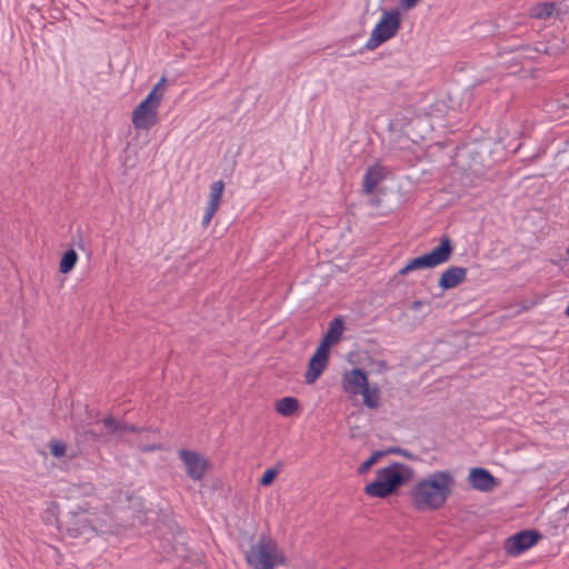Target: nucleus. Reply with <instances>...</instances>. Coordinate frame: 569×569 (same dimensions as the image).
Returning a JSON list of instances; mask_svg holds the SVG:
<instances>
[{
	"label": "nucleus",
	"mask_w": 569,
	"mask_h": 569,
	"mask_svg": "<svg viewBox=\"0 0 569 569\" xmlns=\"http://www.w3.org/2000/svg\"><path fill=\"white\" fill-rule=\"evenodd\" d=\"M466 277H467L466 268L452 266L442 272V274L438 281V286L442 290L452 289V288H456L457 286H459L461 282H463Z\"/></svg>",
	"instance_id": "nucleus-15"
},
{
	"label": "nucleus",
	"mask_w": 569,
	"mask_h": 569,
	"mask_svg": "<svg viewBox=\"0 0 569 569\" xmlns=\"http://www.w3.org/2000/svg\"><path fill=\"white\" fill-rule=\"evenodd\" d=\"M401 13L399 9H393L391 11L383 10L382 17L380 21L373 28L369 40L367 41L366 47L368 49H375L380 46L382 42L391 39L397 34L400 23H401Z\"/></svg>",
	"instance_id": "nucleus-7"
},
{
	"label": "nucleus",
	"mask_w": 569,
	"mask_h": 569,
	"mask_svg": "<svg viewBox=\"0 0 569 569\" xmlns=\"http://www.w3.org/2000/svg\"><path fill=\"white\" fill-rule=\"evenodd\" d=\"M421 306H422V301L421 300H416V301L412 302L411 309L412 310H419Z\"/></svg>",
	"instance_id": "nucleus-27"
},
{
	"label": "nucleus",
	"mask_w": 569,
	"mask_h": 569,
	"mask_svg": "<svg viewBox=\"0 0 569 569\" xmlns=\"http://www.w3.org/2000/svg\"><path fill=\"white\" fill-rule=\"evenodd\" d=\"M299 409V401L293 397H284L276 402V410L283 417H292Z\"/></svg>",
	"instance_id": "nucleus-19"
},
{
	"label": "nucleus",
	"mask_w": 569,
	"mask_h": 569,
	"mask_svg": "<svg viewBox=\"0 0 569 569\" xmlns=\"http://www.w3.org/2000/svg\"><path fill=\"white\" fill-rule=\"evenodd\" d=\"M343 390L350 395H360L368 387L366 373L360 369H352L343 375Z\"/></svg>",
	"instance_id": "nucleus-13"
},
{
	"label": "nucleus",
	"mask_w": 569,
	"mask_h": 569,
	"mask_svg": "<svg viewBox=\"0 0 569 569\" xmlns=\"http://www.w3.org/2000/svg\"><path fill=\"white\" fill-rule=\"evenodd\" d=\"M277 470L276 469H268L263 476L260 478V485L261 486H269L273 482L276 476H277Z\"/></svg>",
	"instance_id": "nucleus-24"
},
{
	"label": "nucleus",
	"mask_w": 569,
	"mask_h": 569,
	"mask_svg": "<svg viewBox=\"0 0 569 569\" xmlns=\"http://www.w3.org/2000/svg\"><path fill=\"white\" fill-rule=\"evenodd\" d=\"M455 478L449 471H436L421 479L411 490V499L419 510L441 508L452 492Z\"/></svg>",
	"instance_id": "nucleus-2"
},
{
	"label": "nucleus",
	"mask_w": 569,
	"mask_h": 569,
	"mask_svg": "<svg viewBox=\"0 0 569 569\" xmlns=\"http://www.w3.org/2000/svg\"><path fill=\"white\" fill-rule=\"evenodd\" d=\"M223 189H224V182L222 180L214 181L210 186L209 202L207 204L206 212L202 217V226L203 227L209 226L211 219L218 211Z\"/></svg>",
	"instance_id": "nucleus-12"
},
{
	"label": "nucleus",
	"mask_w": 569,
	"mask_h": 569,
	"mask_svg": "<svg viewBox=\"0 0 569 569\" xmlns=\"http://www.w3.org/2000/svg\"><path fill=\"white\" fill-rule=\"evenodd\" d=\"M178 455L188 477L193 481L202 480L209 468V460L201 453L189 449H180Z\"/></svg>",
	"instance_id": "nucleus-9"
},
{
	"label": "nucleus",
	"mask_w": 569,
	"mask_h": 569,
	"mask_svg": "<svg viewBox=\"0 0 569 569\" xmlns=\"http://www.w3.org/2000/svg\"><path fill=\"white\" fill-rule=\"evenodd\" d=\"M383 456V452L382 451H375L366 461H363L359 468H358V473L359 475H365L367 473L371 467L373 466V463L377 462V460Z\"/></svg>",
	"instance_id": "nucleus-23"
},
{
	"label": "nucleus",
	"mask_w": 569,
	"mask_h": 569,
	"mask_svg": "<svg viewBox=\"0 0 569 569\" xmlns=\"http://www.w3.org/2000/svg\"><path fill=\"white\" fill-rule=\"evenodd\" d=\"M541 536L531 530L518 532L506 540L505 549L508 555L517 556L532 547Z\"/></svg>",
	"instance_id": "nucleus-11"
},
{
	"label": "nucleus",
	"mask_w": 569,
	"mask_h": 569,
	"mask_svg": "<svg viewBox=\"0 0 569 569\" xmlns=\"http://www.w3.org/2000/svg\"><path fill=\"white\" fill-rule=\"evenodd\" d=\"M78 261V254L76 250L69 249L64 252L62 256L60 263H59V271L61 273H69L76 266Z\"/></svg>",
	"instance_id": "nucleus-20"
},
{
	"label": "nucleus",
	"mask_w": 569,
	"mask_h": 569,
	"mask_svg": "<svg viewBox=\"0 0 569 569\" xmlns=\"http://www.w3.org/2000/svg\"><path fill=\"white\" fill-rule=\"evenodd\" d=\"M246 560L253 569H274L277 565L284 563V557L278 553L276 541L264 535L251 546Z\"/></svg>",
	"instance_id": "nucleus-6"
},
{
	"label": "nucleus",
	"mask_w": 569,
	"mask_h": 569,
	"mask_svg": "<svg viewBox=\"0 0 569 569\" xmlns=\"http://www.w3.org/2000/svg\"><path fill=\"white\" fill-rule=\"evenodd\" d=\"M566 11L559 9L556 10V6L553 2H543V3H537L533 7H531L529 11V17L538 20H547L549 19L553 13L557 16H560L565 13Z\"/></svg>",
	"instance_id": "nucleus-17"
},
{
	"label": "nucleus",
	"mask_w": 569,
	"mask_h": 569,
	"mask_svg": "<svg viewBox=\"0 0 569 569\" xmlns=\"http://www.w3.org/2000/svg\"><path fill=\"white\" fill-rule=\"evenodd\" d=\"M345 331V322L342 318H335L329 322V327L322 337L316 352L311 357L305 380L308 385H312L321 376L327 368L331 346L338 343Z\"/></svg>",
	"instance_id": "nucleus-3"
},
{
	"label": "nucleus",
	"mask_w": 569,
	"mask_h": 569,
	"mask_svg": "<svg viewBox=\"0 0 569 569\" xmlns=\"http://www.w3.org/2000/svg\"><path fill=\"white\" fill-rule=\"evenodd\" d=\"M137 448L142 451V452H150V451H154V450H160L161 449V446L160 445H137Z\"/></svg>",
	"instance_id": "nucleus-26"
},
{
	"label": "nucleus",
	"mask_w": 569,
	"mask_h": 569,
	"mask_svg": "<svg viewBox=\"0 0 569 569\" xmlns=\"http://www.w3.org/2000/svg\"><path fill=\"white\" fill-rule=\"evenodd\" d=\"M365 492L370 497L386 498L393 491L377 473L376 480L365 487Z\"/></svg>",
	"instance_id": "nucleus-18"
},
{
	"label": "nucleus",
	"mask_w": 569,
	"mask_h": 569,
	"mask_svg": "<svg viewBox=\"0 0 569 569\" xmlns=\"http://www.w3.org/2000/svg\"><path fill=\"white\" fill-rule=\"evenodd\" d=\"M392 451L401 452L403 456L408 457L409 455L402 451L401 449H393Z\"/></svg>",
	"instance_id": "nucleus-29"
},
{
	"label": "nucleus",
	"mask_w": 569,
	"mask_h": 569,
	"mask_svg": "<svg viewBox=\"0 0 569 569\" xmlns=\"http://www.w3.org/2000/svg\"><path fill=\"white\" fill-rule=\"evenodd\" d=\"M58 529L72 539L90 540L97 535L111 532L112 515L104 510H92L89 497L79 489L70 490L57 518Z\"/></svg>",
	"instance_id": "nucleus-1"
},
{
	"label": "nucleus",
	"mask_w": 569,
	"mask_h": 569,
	"mask_svg": "<svg viewBox=\"0 0 569 569\" xmlns=\"http://www.w3.org/2000/svg\"><path fill=\"white\" fill-rule=\"evenodd\" d=\"M51 506H52V508H53L54 510H58V509H59V507H58V505H57L56 502H52V503H51Z\"/></svg>",
	"instance_id": "nucleus-31"
},
{
	"label": "nucleus",
	"mask_w": 569,
	"mask_h": 569,
	"mask_svg": "<svg viewBox=\"0 0 569 569\" xmlns=\"http://www.w3.org/2000/svg\"><path fill=\"white\" fill-rule=\"evenodd\" d=\"M49 449L50 453L57 459H60L67 455V445L62 440L52 439L49 442Z\"/></svg>",
	"instance_id": "nucleus-22"
},
{
	"label": "nucleus",
	"mask_w": 569,
	"mask_h": 569,
	"mask_svg": "<svg viewBox=\"0 0 569 569\" xmlns=\"http://www.w3.org/2000/svg\"><path fill=\"white\" fill-rule=\"evenodd\" d=\"M363 396V403L370 408L376 409L379 406V393L377 389H370L369 386L360 392Z\"/></svg>",
	"instance_id": "nucleus-21"
},
{
	"label": "nucleus",
	"mask_w": 569,
	"mask_h": 569,
	"mask_svg": "<svg viewBox=\"0 0 569 569\" xmlns=\"http://www.w3.org/2000/svg\"><path fill=\"white\" fill-rule=\"evenodd\" d=\"M420 0H399V7L405 11L413 9Z\"/></svg>",
	"instance_id": "nucleus-25"
},
{
	"label": "nucleus",
	"mask_w": 569,
	"mask_h": 569,
	"mask_svg": "<svg viewBox=\"0 0 569 569\" xmlns=\"http://www.w3.org/2000/svg\"><path fill=\"white\" fill-rule=\"evenodd\" d=\"M525 50H526V51H528V56H531V51H535V52H542V50H541V49H537V48H535V49L526 48ZM543 52H547V49H546V48L543 49Z\"/></svg>",
	"instance_id": "nucleus-28"
},
{
	"label": "nucleus",
	"mask_w": 569,
	"mask_h": 569,
	"mask_svg": "<svg viewBox=\"0 0 569 569\" xmlns=\"http://www.w3.org/2000/svg\"><path fill=\"white\" fill-rule=\"evenodd\" d=\"M166 81L162 77L147 98L133 109L132 124L136 129L149 130L158 122V109L163 98Z\"/></svg>",
	"instance_id": "nucleus-4"
},
{
	"label": "nucleus",
	"mask_w": 569,
	"mask_h": 569,
	"mask_svg": "<svg viewBox=\"0 0 569 569\" xmlns=\"http://www.w3.org/2000/svg\"><path fill=\"white\" fill-rule=\"evenodd\" d=\"M77 246H78L80 249H83V242H82V239H81V238L79 239V242L77 243Z\"/></svg>",
	"instance_id": "nucleus-30"
},
{
	"label": "nucleus",
	"mask_w": 569,
	"mask_h": 569,
	"mask_svg": "<svg viewBox=\"0 0 569 569\" xmlns=\"http://www.w3.org/2000/svg\"><path fill=\"white\" fill-rule=\"evenodd\" d=\"M566 8H569V3H568V4H566Z\"/></svg>",
	"instance_id": "nucleus-32"
},
{
	"label": "nucleus",
	"mask_w": 569,
	"mask_h": 569,
	"mask_svg": "<svg viewBox=\"0 0 569 569\" xmlns=\"http://www.w3.org/2000/svg\"><path fill=\"white\" fill-rule=\"evenodd\" d=\"M101 423L106 429L104 432H97L94 430L86 431V435L89 436L91 440L97 442H107L110 439V436H116L117 440H121L124 433L147 431V429H138L133 425L118 421L112 415H108L102 418Z\"/></svg>",
	"instance_id": "nucleus-8"
},
{
	"label": "nucleus",
	"mask_w": 569,
	"mask_h": 569,
	"mask_svg": "<svg viewBox=\"0 0 569 569\" xmlns=\"http://www.w3.org/2000/svg\"><path fill=\"white\" fill-rule=\"evenodd\" d=\"M385 177V168L380 164L372 166L367 169L363 178V191L367 194H371L375 188L382 181Z\"/></svg>",
	"instance_id": "nucleus-16"
},
{
	"label": "nucleus",
	"mask_w": 569,
	"mask_h": 569,
	"mask_svg": "<svg viewBox=\"0 0 569 569\" xmlns=\"http://www.w3.org/2000/svg\"><path fill=\"white\" fill-rule=\"evenodd\" d=\"M568 256H569V247H568Z\"/></svg>",
	"instance_id": "nucleus-33"
},
{
	"label": "nucleus",
	"mask_w": 569,
	"mask_h": 569,
	"mask_svg": "<svg viewBox=\"0 0 569 569\" xmlns=\"http://www.w3.org/2000/svg\"><path fill=\"white\" fill-rule=\"evenodd\" d=\"M469 482L472 488L483 492H489L497 486V479L483 468L471 469Z\"/></svg>",
	"instance_id": "nucleus-14"
},
{
	"label": "nucleus",
	"mask_w": 569,
	"mask_h": 569,
	"mask_svg": "<svg viewBox=\"0 0 569 569\" xmlns=\"http://www.w3.org/2000/svg\"><path fill=\"white\" fill-rule=\"evenodd\" d=\"M455 246L449 236H442L439 246L432 249L429 253L419 256L408 261V263L400 269L399 274L406 276L411 271L420 269H432L440 264L448 262L453 253Z\"/></svg>",
	"instance_id": "nucleus-5"
},
{
	"label": "nucleus",
	"mask_w": 569,
	"mask_h": 569,
	"mask_svg": "<svg viewBox=\"0 0 569 569\" xmlns=\"http://www.w3.org/2000/svg\"><path fill=\"white\" fill-rule=\"evenodd\" d=\"M377 473L392 491H396L413 477V470L400 462H393L388 467L379 469Z\"/></svg>",
	"instance_id": "nucleus-10"
}]
</instances>
